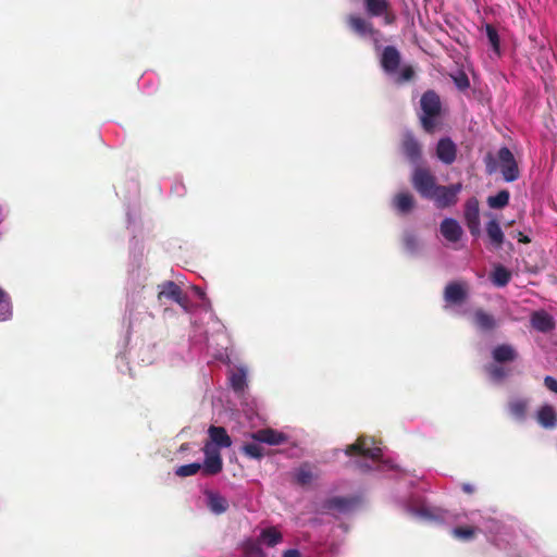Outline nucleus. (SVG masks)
<instances>
[{"label": "nucleus", "mask_w": 557, "mask_h": 557, "mask_svg": "<svg viewBox=\"0 0 557 557\" xmlns=\"http://www.w3.org/2000/svg\"><path fill=\"white\" fill-rule=\"evenodd\" d=\"M422 114L420 123L428 134H433L438 125V119L442 113V101L436 91L430 89L423 92L420 99Z\"/></svg>", "instance_id": "nucleus-1"}, {"label": "nucleus", "mask_w": 557, "mask_h": 557, "mask_svg": "<svg viewBox=\"0 0 557 557\" xmlns=\"http://www.w3.org/2000/svg\"><path fill=\"white\" fill-rule=\"evenodd\" d=\"M411 184L418 194L429 199L438 187L436 177L428 168L416 166L411 175Z\"/></svg>", "instance_id": "nucleus-2"}, {"label": "nucleus", "mask_w": 557, "mask_h": 557, "mask_svg": "<svg viewBox=\"0 0 557 557\" xmlns=\"http://www.w3.org/2000/svg\"><path fill=\"white\" fill-rule=\"evenodd\" d=\"M348 28L359 37L372 38L375 48L379 47V37L382 35L381 30L375 28L373 23L366 17L358 14H349L346 18Z\"/></svg>", "instance_id": "nucleus-3"}, {"label": "nucleus", "mask_w": 557, "mask_h": 557, "mask_svg": "<svg viewBox=\"0 0 557 557\" xmlns=\"http://www.w3.org/2000/svg\"><path fill=\"white\" fill-rule=\"evenodd\" d=\"M497 160L504 181L510 183L520 177L518 163L509 148L502 147L497 151Z\"/></svg>", "instance_id": "nucleus-4"}, {"label": "nucleus", "mask_w": 557, "mask_h": 557, "mask_svg": "<svg viewBox=\"0 0 557 557\" xmlns=\"http://www.w3.org/2000/svg\"><path fill=\"white\" fill-rule=\"evenodd\" d=\"M461 189L462 185L460 183L449 186L438 185L429 199L433 200L438 209L448 208L457 203L458 194Z\"/></svg>", "instance_id": "nucleus-5"}, {"label": "nucleus", "mask_w": 557, "mask_h": 557, "mask_svg": "<svg viewBox=\"0 0 557 557\" xmlns=\"http://www.w3.org/2000/svg\"><path fill=\"white\" fill-rule=\"evenodd\" d=\"M158 288L159 300L170 299L180 305L183 309L187 310L189 306V298L175 282L166 281L160 284Z\"/></svg>", "instance_id": "nucleus-6"}, {"label": "nucleus", "mask_w": 557, "mask_h": 557, "mask_svg": "<svg viewBox=\"0 0 557 557\" xmlns=\"http://www.w3.org/2000/svg\"><path fill=\"white\" fill-rule=\"evenodd\" d=\"M202 450L206 457L203 465H201L202 474L215 475L220 473L223 469V461L218 447L211 443H206Z\"/></svg>", "instance_id": "nucleus-7"}, {"label": "nucleus", "mask_w": 557, "mask_h": 557, "mask_svg": "<svg viewBox=\"0 0 557 557\" xmlns=\"http://www.w3.org/2000/svg\"><path fill=\"white\" fill-rule=\"evenodd\" d=\"M463 218L470 234L475 238L480 237V207L479 200L475 197H471L466 201Z\"/></svg>", "instance_id": "nucleus-8"}, {"label": "nucleus", "mask_w": 557, "mask_h": 557, "mask_svg": "<svg viewBox=\"0 0 557 557\" xmlns=\"http://www.w3.org/2000/svg\"><path fill=\"white\" fill-rule=\"evenodd\" d=\"M401 152L412 163L418 164L422 157V147L411 132L403 135L400 143Z\"/></svg>", "instance_id": "nucleus-9"}, {"label": "nucleus", "mask_w": 557, "mask_h": 557, "mask_svg": "<svg viewBox=\"0 0 557 557\" xmlns=\"http://www.w3.org/2000/svg\"><path fill=\"white\" fill-rule=\"evenodd\" d=\"M347 455H360L372 460H379L382 456V449L377 446H370L368 440L359 437L354 444L346 448Z\"/></svg>", "instance_id": "nucleus-10"}, {"label": "nucleus", "mask_w": 557, "mask_h": 557, "mask_svg": "<svg viewBox=\"0 0 557 557\" xmlns=\"http://www.w3.org/2000/svg\"><path fill=\"white\" fill-rule=\"evenodd\" d=\"M401 62V55L394 46H386L381 53L380 64L387 74H394L398 71Z\"/></svg>", "instance_id": "nucleus-11"}, {"label": "nucleus", "mask_w": 557, "mask_h": 557, "mask_svg": "<svg viewBox=\"0 0 557 557\" xmlns=\"http://www.w3.org/2000/svg\"><path fill=\"white\" fill-rule=\"evenodd\" d=\"M250 438L256 442L268 445H281L287 441V436L271 428H265L249 434Z\"/></svg>", "instance_id": "nucleus-12"}, {"label": "nucleus", "mask_w": 557, "mask_h": 557, "mask_svg": "<svg viewBox=\"0 0 557 557\" xmlns=\"http://www.w3.org/2000/svg\"><path fill=\"white\" fill-rule=\"evenodd\" d=\"M436 157L445 164H451L457 157V146L449 138H441L436 146Z\"/></svg>", "instance_id": "nucleus-13"}, {"label": "nucleus", "mask_w": 557, "mask_h": 557, "mask_svg": "<svg viewBox=\"0 0 557 557\" xmlns=\"http://www.w3.org/2000/svg\"><path fill=\"white\" fill-rule=\"evenodd\" d=\"M535 419L543 429L554 430L557 428V410L552 405H542L536 411Z\"/></svg>", "instance_id": "nucleus-14"}, {"label": "nucleus", "mask_w": 557, "mask_h": 557, "mask_svg": "<svg viewBox=\"0 0 557 557\" xmlns=\"http://www.w3.org/2000/svg\"><path fill=\"white\" fill-rule=\"evenodd\" d=\"M488 244L494 249H500L505 243V234L496 219H492L485 226Z\"/></svg>", "instance_id": "nucleus-15"}, {"label": "nucleus", "mask_w": 557, "mask_h": 557, "mask_svg": "<svg viewBox=\"0 0 557 557\" xmlns=\"http://www.w3.org/2000/svg\"><path fill=\"white\" fill-rule=\"evenodd\" d=\"M441 234L448 242L457 243L461 239L463 231L455 219L446 218L441 223Z\"/></svg>", "instance_id": "nucleus-16"}, {"label": "nucleus", "mask_w": 557, "mask_h": 557, "mask_svg": "<svg viewBox=\"0 0 557 557\" xmlns=\"http://www.w3.org/2000/svg\"><path fill=\"white\" fill-rule=\"evenodd\" d=\"M473 323L482 332H492L498 326L496 318L483 309L473 312Z\"/></svg>", "instance_id": "nucleus-17"}, {"label": "nucleus", "mask_w": 557, "mask_h": 557, "mask_svg": "<svg viewBox=\"0 0 557 557\" xmlns=\"http://www.w3.org/2000/svg\"><path fill=\"white\" fill-rule=\"evenodd\" d=\"M205 495L207 497V506L211 512L222 515L228 509L230 505L227 499L220 493L207 490Z\"/></svg>", "instance_id": "nucleus-18"}, {"label": "nucleus", "mask_w": 557, "mask_h": 557, "mask_svg": "<svg viewBox=\"0 0 557 557\" xmlns=\"http://www.w3.org/2000/svg\"><path fill=\"white\" fill-rule=\"evenodd\" d=\"M467 298V289L460 283H449L444 290V299L454 305L461 304Z\"/></svg>", "instance_id": "nucleus-19"}, {"label": "nucleus", "mask_w": 557, "mask_h": 557, "mask_svg": "<svg viewBox=\"0 0 557 557\" xmlns=\"http://www.w3.org/2000/svg\"><path fill=\"white\" fill-rule=\"evenodd\" d=\"M532 326L540 332L547 333L555 329L554 318L546 311H535L531 315Z\"/></svg>", "instance_id": "nucleus-20"}, {"label": "nucleus", "mask_w": 557, "mask_h": 557, "mask_svg": "<svg viewBox=\"0 0 557 557\" xmlns=\"http://www.w3.org/2000/svg\"><path fill=\"white\" fill-rule=\"evenodd\" d=\"M211 443L219 448H227L232 445V440L223 426L211 425L208 430Z\"/></svg>", "instance_id": "nucleus-21"}, {"label": "nucleus", "mask_w": 557, "mask_h": 557, "mask_svg": "<svg viewBox=\"0 0 557 557\" xmlns=\"http://www.w3.org/2000/svg\"><path fill=\"white\" fill-rule=\"evenodd\" d=\"M492 357L496 362H511L517 359V350L509 344L497 345L493 351Z\"/></svg>", "instance_id": "nucleus-22"}, {"label": "nucleus", "mask_w": 557, "mask_h": 557, "mask_svg": "<svg viewBox=\"0 0 557 557\" xmlns=\"http://www.w3.org/2000/svg\"><path fill=\"white\" fill-rule=\"evenodd\" d=\"M529 409V400L527 398H513L508 403L509 413L519 421H523Z\"/></svg>", "instance_id": "nucleus-23"}, {"label": "nucleus", "mask_w": 557, "mask_h": 557, "mask_svg": "<svg viewBox=\"0 0 557 557\" xmlns=\"http://www.w3.org/2000/svg\"><path fill=\"white\" fill-rule=\"evenodd\" d=\"M414 198L409 193H399L393 199L394 208L401 214L410 212L414 208Z\"/></svg>", "instance_id": "nucleus-24"}, {"label": "nucleus", "mask_w": 557, "mask_h": 557, "mask_svg": "<svg viewBox=\"0 0 557 557\" xmlns=\"http://www.w3.org/2000/svg\"><path fill=\"white\" fill-rule=\"evenodd\" d=\"M230 384L237 394L244 393L247 386V372L244 368H237L231 372Z\"/></svg>", "instance_id": "nucleus-25"}, {"label": "nucleus", "mask_w": 557, "mask_h": 557, "mask_svg": "<svg viewBox=\"0 0 557 557\" xmlns=\"http://www.w3.org/2000/svg\"><path fill=\"white\" fill-rule=\"evenodd\" d=\"M389 3V0H363V7L369 17L381 16Z\"/></svg>", "instance_id": "nucleus-26"}, {"label": "nucleus", "mask_w": 557, "mask_h": 557, "mask_svg": "<svg viewBox=\"0 0 557 557\" xmlns=\"http://www.w3.org/2000/svg\"><path fill=\"white\" fill-rule=\"evenodd\" d=\"M259 539L267 546L274 547L275 545L282 542L283 536L282 533L278 530H276V528L271 527L262 530Z\"/></svg>", "instance_id": "nucleus-27"}, {"label": "nucleus", "mask_w": 557, "mask_h": 557, "mask_svg": "<svg viewBox=\"0 0 557 557\" xmlns=\"http://www.w3.org/2000/svg\"><path fill=\"white\" fill-rule=\"evenodd\" d=\"M349 506H350L349 499H347L345 497L335 496V497L326 499L323 503L322 508L327 511L336 510L339 512H344L349 508Z\"/></svg>", "instance_id": "nucleus-28"}, {"label": "nucleus", "mask_w": 557, "mask_h": 557, "mask_svg": "<svg viewBox=\"0 0 557 557\" xmlns=\"http://www.w3.org/2000/svg\"><path fill=\"white\" fill-rule=\"evenodd\" d=\"M511 278V273L504 265H497L492 275L491 281L497 287L506 286Z\"/></svg>", "instance_id": "nucleus-29"}, {"label": "nucleus", "mask_w": 557, "mask_h": 557, "mask_svg": "<svg viewBox=\"0 0 557 557\" xmlns=\"http://www.w3.org/2000/svg\"><path fill=\"white\" fill-rule=\"evenodd\" d=\"M243 553L245 557H265V554L261 547V541L258 540H247L243 544Z\"/></svg>", "instance_id": "nucleus-30"}, {"label": "nucleus", "mask_w": 557, "mask_h": 557, "mask_svg": "<svg viewBox=\"0 0 557 557\" xmlns=\"http://www.w3.org/2000/svg\"><path fill=\"white\" fill-rule=\"evenodd\" d=\"M12 302L9 294L0 287V321H8L12 318Z\"/></svg>", "instance_id": "nucleus-31"}, {"label": "nucleus", "mask_w": 557, "mask_h": 557, "mask_svg": "<svg viewBox=\"0 0 557 557\" xmlns=\"http://www.w3.org/2000/svg\"><path fill=\"white\" fill-rule=\"evenodd\" d=\"M510 194L507 189L499 190L496 195L487 197V205L492 209H503L509 203Z\"/></svg>", "instance_id": "nucleus-32"}, {"label": "nucleus", "mask_w": 557, "mask_h": 557, "mask_svg": "<svg viewBox=\"0 0 557 557\" xmlns=\"http://www.w3.org/2000/svg\"><path fill=\"white\" fill-rule=\"evenodd\" d=\"M242 451L245 456L251 459H261L264 456V448L259 442L245 443L242 447Z\"/></svg>", "instance_id": "nucleus-33"}, {"label": "nucleus", "mask_w": 557, "mask_h": 557, "mask_svg": "<svg viewBox=\"0 0 557 557\" xmlns=\"http://www.w3.org/2000/svg\"><path fill=\"white\" fill-rule=\"evenodd\" d=\"M294 478L298 484L307 485L311 483L313 475L310 468L307 465H305L296 470Z\"/></svg>", "instance_id": "nucleus-34"}, {"label": "nucleus", "mask_w": 557, "mask_h": 557, "mask_svg": "<svg viewBox=\"0 0 557 557\" xmlns=\"http://www.w3.org/2000/svg\"><path fill=\"white\" fill-rule=\"evenodd\" d=\"M201 470V465L199 462H193L188 465H183L176 468L175 474L181 478H186L190 475H195L198 471Z\"/></svg>", "instance_id": "nucleus-35"}, {"label": "nucleus", "mask_w": 557, "mask_h": 557, "mask_svg": "<svg viewBox=\"0 0 557 557\" xmlns=\"http://www.w3.org/2000/svg\"><path fill=\"white\" fill-rule=\"evenodd\" d=\"M485 33H486L487 39H488L493 50L496 53H499L500 41H499V36H498L497 29L493 25L486 24Z\"/></svg>", "instance_id": "nucleus-36"}, {"label": "nucleus", "mask_w": 557, "mask_h": 557, "mask_svg": "<svg viewBox=\"0 0 557 557\" xmlns=\"http://www.w3.org/2000/svg\"><path fill=\"white\" fill-rule=\"evenodd\" d=\"M476 529L472 527H457L453 530V534L455 537L461 540H471L474 537Z\"/></svg>", "instance_id": "nucleus-37"}, {"label": "nucleus", "mask_w": 557, "mask_h": 557, "mask_svg": "<svg viewBox=\"0 0 557 557\" xmlns=\"http://www.w3.org/2000/svg\"><path fill=\"white\" fill-rule=\"evenodd\" d=\"M403 244L405 249L409 252H416L418 249V238L413 233H405L403 236Z\"/></svg>", "instance_id": "nucleus-38"}, {"label": "nucleus", "mask_w": 557, "mask_h": 557, "mask_svg": "<svg viewBox=\"0 0 557 557\" xmlns=\"http://www.w3.org/2000/svg\"><path fill=\"white\" fill-rule=\"evenodd\" d=\"M451 78L459 90H467L470 87V81L463 71H459Z\"/></svg>", "instance_id": "nucleus-39"}, {"label": "nucleus", "mask_w": 557, "mask_h": 557, "mask_svg": "<svg viewBox=\"0 0 557 557\" xmlns=\"http://www.w3.org/2000/svg\"><path fill=\"white\" fill-rule=\"evenodd\" d=\"M414 77V70L412 69V66L410 65H406L405 67H403V70L400 71V74L397 78V82L398 83H405V82H409L411 81L412 78Z\"/></svg>", "instance_id": "nucleus-40"}, {"label": "nucleus", "mask_w": 557, "mask_h": 557, "mask_svg": "<svg viewBox=\"0 0 557 557\" xmlns=\"http://www.w3.org/2000/svg\"><path fill=\"white\" fill-rule=\"evenodd\" d=\"M488 373H490V375H491L494 380H497V381H499V380L504 379V377L507 375V373H506V371L504 370V368H503V367H499V366H491V367L488 368Z\"/></svg>", "instance_id": "nucleus-41"}, {"label": "nucleus", "mask_w": 557, "mask_h": 557, "mask_svg": "<svg viewBox=\"0 0 557 557\" xmlns=\"http://www.w3.org/2000/svg\"><path fill=\"white\" fill-rule=\"evenodd\" d=\"M383 18V22L385 25H392L396 21V15L394 14L392 10V4H388L387 10L380 16Z\"/></svg>", "instance_id": "nucleus-42"}, {"label": "nucleus", "mask_w": 557, "mask_h": 557, "mask_svg": "<svg viewBox=\"0 0 557 557\" xmlns=\"http://www.w3.org/2000/svg\"><path fill=\"white\" fill-rule=\"evenodd\" d=\"M544 386H545L548 391H550V392H553V393L557 394V380H556L555 377H553V376H550V375H546V376L544 377Z\"/></svg>", "instance_id": "nucleus-43"}, {"label": "nucleus", "mask_w": 557, "mask_h": 557, "mask_svg": "<svg viewBox=\"0 0 557 557\" xmlns=\"http://www.w3.org/2000/svg\"><path fill=\"white\" fill-rule=\"evenodd\" d=\"M486 168L488 173H493L496 170L495 162L493 160L492 154L486 157Z\"/></svg>", "instance_id": "nucleus-44"}, {"label": "nucleus", "mask_w": 557, "mask_h": 557, "mask_svg": "<svg viewBox=\"0 0 557 557\" xmlns=\"http://www.w3.org/2000/svg\"><path fill=\"white\" fill-rule=\"evenodd\" d=\"M282 557H300V553L298 549H287Z\"/></svg>", "instance_id": "nucleus-45"}, {"label": "nucleus", "mask_w": 557, "mask_h": 557, "mask_svg": "<svg viewBox=\"0 0 557 557\" xmlns=\"http://www.w3.org/2000/svg\"><path fill=\"white\" fill-rule=\"evenodd\" d=\"M461 488L467 494H472L474 492V487L469 483H463Z\"/></svg>", "instance_id": "nucleus-46"}, {"label": "nucleus", "mask_w": 557, "mask_h": 557, "mask_svg": "<svg viewBox=\"0 0 557 557\" xmlns=\"http://www.w3.org/2000/svg\"><path fill=\"white\" fill-rule=\"evenodd\" d=\"M519 242L523 244L530 243V238L525 235H523L521 232H519Z\"/></svg>", "instance_id": "nucleus-47"}, {"label": "nucleus", "mask_w": 557, "mask_h": 557, "mask_svg": "<svg viewBox=\"0 0 557 557\" xmlns=\"http://www.w3.org/2000/svg\"><path fill=\"white\" fill-rule=\"evenodd\" d=\"M418 513H419L420 516H423V517H428V516H429V513H428L426 509H420V510H418Z\"/></svg>", "instance_id": "nucleus-48"}, {"label": "nucleus", "mask_w": 557, "mask_h": 557, "mask_svg": "<svg viewBox=\"0 0 557 557\" xmlns=\"http://www.w3.org/2000/svg\"><path fill=\"white\" fill-rule=\"evenodd\" d=\"M2 219H3L2 210L0 209V222L2 221Z\"/></svg>", "instance_id": "nucleus-49"}]
</instances>
